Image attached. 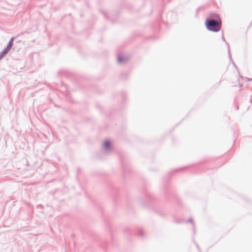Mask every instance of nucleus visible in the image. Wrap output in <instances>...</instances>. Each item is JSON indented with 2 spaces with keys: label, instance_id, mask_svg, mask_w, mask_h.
I'll return each mask as SVG.
<instances>
[{
  "label": "nucleus",
  "instance_id": "3",
  "mask_svg": "<svg viewBox=\"0 0 252 252\" xmlns=\"http://www.w3.org/2000/svg\"><path fill=\"white\" fill-rule=\"evenodd\" d=\"M13 40V38H12L6 47V48L9 49V50L11 49V48L12 47Z\"/></svg>",
  "mask_w": 252,
  "mask_h": 252
},
{
  "label": "nucleus",
  "instance_id": "2",
  "mask_svg": "<svg viewBox=\"0 0 252 252\" xmlns=\"http://www.w3.org/2000/svg\"><path fill=\"white\" fill-rule=\"evenodd\" d=\"M103 145H104V147L106 149H108V148H109V147H110V142H109L108 141H105L104 142Z\"/></svg>",
  "mask_w": 252,
  "mask_h": 252
},
{
  "label": "nucleus",
  "instance_id": "1",
  "mask_svg": "<svg viewBox=\"0 0 252 252\" xmlns=\"http://www.w3.org/2000/svg\"><path fill=\"white\" fill-rule=\"evenodd\" d=\"M205 25L208 30L213 32H218L220 28V22L219 21L214 20H206Z\"/></svg>",
  "mask_w": 252,
  "mask_h": 252
},
{
  "label": "nucleus",
  "instance_id": "5",
  "mask_svg": "<svg viewBox=\"0 0 252 252\" xmlns=\"http://www.w3.org/2000/svg\"><path fill=\"white\" fill-rule=\"evenodd\" d=\"M4 56V55L2 54V52L0 54V60H1L3 57Z\"/></svg>",
  "mask_w": 252,
  "mask_h": 252
},
{
  "label": "nucleus",
  "instance_id": "4",
  "mask_svg": "<svg viewBox=\"0 0 252 252\" xmlns=\"http://www.w3.org/2000/svg\"><path fill=\"white\" fill-rule=\"evenodd\" d=\"M10 50L8 49L7 48H5L2 51V55H5Z\"/></svg>",
  "mask_w": 252,
  "mask_h": 252
},
{
  "label": "nucleus",
  "instance_id": "6",
  "mask_svg": "<svg viewBox=\"0 0 252 252\" xmlns=\"http://www.w3.org/2000/svg\"><path fill=\"white\" fill-rule=\"evenodd\" d=\"M122 60H123L122 58H121V57L119 58V59H118V61H119L120 63H121V62H122Z\"/></svg>",
  "mask_w": 252,
  "mask_h": 252
}]
</instances>
